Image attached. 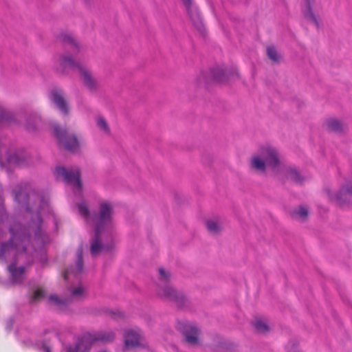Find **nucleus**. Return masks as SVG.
Returning <instances> with one entry per match:
<instances>
[{
	"label": "nucleus",
	"instance_id": "f257e3e1",
	"mask_svg": "<svg viewBox=\"0 0 352 352\" xmlns=\"http://www.w3.org/2000/svg\"><path fill=\"white\" fill-rule=\"evenodd\" d=\"M41 205L37 210L35 219H32L27 226L21 223L12 225L9 231L11 234L10 239L6 242L0 243V260L6 263H10L8 266V270L10 274V278L14 283L20 284L23 280L25 267L24 266L16 267L19 260L26 255L28 247L30 243L32 234H34L40 251L34 257L45 265L47 262L45 245L50 243L49 235L43 230V220L40 215V211L47 202L43 197H40ZM34 249H35L34 248Z\"/></svg>",
	"mask_w": 352,
	"mask_h": 352
},
{
	"label": "nucleus",
	"instance_id": "f03ea898",
	"mask_svg": "<svg viewBox=\"0 0 352 352\" xmlns=\"http://www.w3.org/2000/svg\"><path fill=\"white\" fill-rule=\"evenodd\" d=\"M78 212L84 219L94 227V238L91 239L90 252L92 256L98 255L102 251L109 252L114 248L113 208L110 204H100L98 212L91 214L87 204L82 202L78 205Z\"/></svg>",
	"mask_w": 352,
	"mask_h": 352
},
{
	"label": "nucleus",
	"instance_id": "7ed1b4c3",
	"mask_svg": "<svg viewBox=\"0 0 352 352\" xmlns=\"http://www.w3.org/2000/svg\"><path fill=\"white\" fill-rule=\"evenodd\" d=\"M63 43L65 54L60 57L57 71L67 74L69 71L78 72L83 85L90 91L98 88V82L91 70L82 63L75 60L76 56L80 52V45L75 38L69 34L61 33L57 38Z\"/></svg>",
	"mask_w": 352,
	"mask_h": 352
},
{
	"label": "nucleus",
	"instance_id": "20e7f679",
	"mask_svg": "<svg viewBox=\"0 0 352 352\" xmlns=\"http://www.w3.org/2000/svg\"><path fill=\"white\" fill-rule=\"evenodd\" d=\"M280 166L278 151L273 146L265 145L261 146L258 153L252 156L250 166L257 172L264 173L267 166L276 170Z\"/></svg>",
	"mask_w": 352,
	"mask_h": 352
},
{
	"label": "nucleus",
	"instance_id": "39448f33",
	"mask_svg": "<svg viewBox=\"0 0 352 352\" xmlns=\"http://www.w3.org/2000/svg\"><path fill=\"white\" fill-rule=\"evenodd\" d=\"M159 280L157 283V294L161 298L174 302L177 307H184L187 302L182 292L177 291L170 284L171 274L163 268L159 269Z\"/></svg>",
	"mask_w": 352,
	"mask_h": 352
},
{
	"label": "nucleus",
	"instance_id": "423d86ee",
	"mask_svg": "<svg viewBox=\"0 0 352 352\" xmlns=\"http://www.w3.org/2000/svg\"><path fill=\"white\" fill-rule=\"evenodd\" d=\"M115 338L113 331H98L94 333H87L74 345L65 347L66 352H90L91 346L96 342H110Z\"/></svg>",
	"mask_w": 352,
	"mask_h": 352
},
{
	"label": "nucleus",
	"instance_id": "0eeeda50",
	"mask_svg": "<svg viewBox=\"0 0 352 352\" xmlns=\"http://www.w3.org/2000/svg\"><path fill=\"white\" fill-rule=\"evenodd\" d=\"M238 76L236 68L217 66L210 68L208 72H201L197 78V83L199 85H208L212 82L223 83Z\"/></svg>",
	"mask_w": 352,
	"mask_h": 352
},
{
	"label": "nucleus",
	"instance_id": "6e6552de",
	"mask_svg": "<svg viewBox=\"0 0 352 352\" xmlns=\"http://www.w3.org/2000/svg\"><path fill=\"white\" fill-rule=\"evenodd\" d=\"M325 192L329 199L340 206H352V175L345 179L336 193H333L330 189H326Z\"/></svg>",
	"mask_w": 352,
	"mask_h": 352
},
{
	"label": "nucleus",
	"instance_id": "1a4fd4ad",
	"mask_svg": "<svg viewBox=\"0 0 352 352\" xmlns=\"http://www.w3.org/2000/svg\"><path fill=\"white\" fill-rule=\"evenodd\" d=\"M53 130L58 144L63 146L66 150L74 151L78 148V142L76 135L58 125L54 126Z\"/></svg>",
	"mask_w": 352,
	"mask_h": 352
},
{
	"label": "nucleus",
	"instance_id": "9d476101",
	"mask_svg": "<svg viewBox=\"0 0 352 352\" xmlns=\"http://www.w3.org/2000/svg\"><path fill=\"white\" fill-rule=\"evenodd\" d=\"M56 173L58 177H63V181L73 186L77 190L82 189V182L80 181V174L78 168H66L63 166H58L56 168Z\"/></svg>",
	"mask_w": 352,
	"mask_h": 352
},
{
	"label": "nucleus",
	"instance_id": "9b49d317",
	"mask_svg": "<svg viewBox=\"0 0 352 352\" xmlns=\"http://www.w3.org/2000/svg\"><path fill=\"white\" fill-rule=\"evenodd\" d=\"M177 329L182 333L187 344L192 346L200 344V330L195 324L188 322H179L177 324Z\"/></svg>",
	"mask_w": 352,
	"mask_h": 352
},
{
	"label": "nucleus",
	"instance_id": "f8f14e48",
	"mask_svg": "<svg viewBox=\"0 0 352 352\" xmlns=\"http://www.w3.org/2000/svg\"><path fill=\"white\" fill-rule=\"evenodd\" d=\"M32 187L28 182H21L13 189L14 200L23 207L27 212H32V208L28 204Z\"/></svg>",
	"mask_w": 352,
	"mask_h": 352
},
{
	"label": "nucleus",
	"instance_id": "ddd939ff",
	"mask_svg": "<svg viewBox=\"0 0 352 352\" xmlns=\"http://www.w3.org/2000/svg\"><path fill=\"white\" fill-rule=\"evenodd\" d=\"M182 1L186 8L190 20L192 21L194 27L202 36H204L206 33V29L198 8L194 4L192 0Z\"/></svg>",
	"mask_w": 352,
	"mask_h": 352
},
{
	"label": "nucleus",
	"instance_id": "4468645a",
	"mask_svg": "<svg viewBox=\"0 0 352 352\" xmlns=\"http://www.w3.org/2000/svg\"><path fill=\"white\" fill-rule=\"evenodd\" d=\"M124 343L127 347L142 346L147 347V343L144 342L142 331L138 327L124 331Z\"/></svg>",
	"mask_w": 352,
	"mask_h": 352
},
{
	"label": "nucleus",
	"instance_id": "2eb2a0df",
	"mask_svg": "<svg viewBox=\"0 0 352 352\" xmlns=\"http://www.w3.org/2000/svg\"><path fill=\"white\" fill-rule=\"evenodd\" d=\"M51 100L56 107L64 115L69 113V107L63 97V90L58 88H54L50 93Z\"/></svg>",
	"mask_w": 352,
	"mask_h": 352
},
{
	"label": "nucleus",
	"instance_id": "dca6fc26",
	"mask_svg": "<svg viewBox=\"0 0 352 352\" xmlns=\"http://www.w3.org/2000/svg\"><path fill=\"white\" fill-rule=\"evenodd\" d=\"M280 175L285 179L290 180L296 184L301 185L305 177L295 166H285L281 168Z\"/></svg>",
	"mask_w": 352,
	"mask_h": 352
},
{
	"label": "nucleus",
	"instance_id": "f3484780",
	"mask_svg": "<svg viewBox=\"0 0 352 352\" xmlns=\"http://www.w3.org/2000/svg\"><path fill=\"white\" fill-rule=\"evenodd\" d=\"M83 270V260L82 253L81 251H78L77 254V260L74 266L72 265L67 267L63 274L64 279L66 281H69L70 276H73L76 279H78V276L81 274Z\"/></svg>",
	"mask_w": 352,
	"mask_h": 352
},
{
	"label": "nucleus",
	"instance_id": "a211bd4d",
	"mask_svg": "<svg viewBox=\"0 0 352 352\" xmlns=\"http://www.w3.org/2000/svg\"><path fill=\"white\" fill-rule=\"evenodd\" d=\"M43 125V120L38 112L31 111L25 120V127L29 132H35Z\"/></svg>",
	"mask_w": 352,
	"mask_h": 352
},
{
	"label": "nucleus",
	"instance_id": "6ab92c4d",
	"mask_svg": "<svg viewBox=\"0 0 352 352\" xmlns=\"http://www.w3.org/2000/svg\"><path fill=\"white\" fill-rule=\"evenodd\" d=\"M71 301L70 298H60L56 295L50 296L47 300L49 306L57 311H66Z\"/></svg>",
	"mask_w": 352,
	"mask_h": 352
},
{
	"label": "nucleus",
	"instance_id": "aec40b11",
	"mask_svg": "<svg viewBox=\"0 0 352 352\" xmlns=\"http://www.w3.org/2000/svg\"><path fill=\"white\" fill-rule=\"evenodd\" d=\"M305 8L302 10L304 17L309 22L313 23L317 28H320V23L318 17L315 15L312 10V6L314 0H305Z\"/></svg>",
	"mask_w": 352,
	"mask_h": 352
},
{
	"label": "nucleus",
	"instance_id": "412c9836",
	"mask_svg": "<svg viewBox=\"0 0 352 352\" xmlns=\"http://www.w3.org/2000/svg\"><path fill=\"white\" fill-rule=\"evenodd\" d=\"M327 129L335 133H342L344 131V124L338 120L331 118L326 121Z\"/></svg>",
	"mask_w": 352,
	"mask_h": 352
},
{
	"label": "nucleus",
	"instance_id": "4be33fe9",
	"mask_svg": "<svg viewBox=\"0 0 352 352\" xmlns=\"http://www.w3.org/2000/svg\"><path fill=\"white\" fill-rule=\"evenodd\" d=\"M290 214L294 219L304 221L308 215V210L307 208L300 206L298 209L293 210Z\"/></svg>",
	"mask_w": 352,
	"mask_h": 352
},
{
	"label": "nucleus",
	"instance_id": "5701e85b",
	"mask_svg": "<svg viewBox=\"0 0 352 352\" xmlns=\"http://www.w3.org/2000/svg\"><path fill=\"white\" fill-rule=\"evenodd\" d=\"M16 121L14 115L9 111L0 108V124L3 123H12Z\"/></svg>",
	"mask_w": 352,
	"mask_h": 352
},
{
	"label": "nucleus",
	"instance_id": "b1692460",
	"mask_svg": "<svg viewBox=\"0 0 352 352\" xmlns=\"http://www.w3.org/2000/svg\"><path fill=\"white\" fill-rule=\"evenodd\" d=\"M267 55L268 58L274 63H278L281 58L275 47L272 45L267 47Z\"/></svg>",
	"mask_w": 352,
	"mask_h": 352
},
{
	"label": "nucleus",
	"instance_id": "393cba45",
	"mask_svg": "<svg viewBox=\"0 0 352 352\" xmlns=\"http://www.w3.org/2000/svg\"><path fill=\"white\" fill-rule=\"evenodd\" d=\"M208 230L212 234H217L221 230L220 225L212 220H208L206 222Z\"/></svg>",
	"mask_w": 352,
	"mask_h": 352
},
{
	"label": "nucleus",
	"instance_id": "a878e982",
	"mask_svg": "<svg viewBox=\"0 0 352 352\" xmlns=\"http://www.w3.org/2000/svg\"><path fill=\"white\" fill-rule=\"evenodd\" d=\"M45 292L42 289H37L34 291L30 299L32 303L36 302L45 297Z\"/></svg>",
	"mask_w": 352,
	"mask_h": 352
},
{
	"label": "nucleus",
	"instance_id": "bb28decb",
	"mask_svg": "<svg viewBox=\"0 0 352 352\" xmlns=\"http://www.w3.org/2000/svg\"><path fill=\"white\" fill-rule=\"evenodd\" d=\"M96 123H97L98 127L100 129L102 130L104 133H110V129H109V127L108 126L107 122L104 120V118H103L101 116L98 117L97 118V120H96Z\"/></svg>",
	"mask_w": 352,
	"mask_h": 352
},
{
	"label": "nucleus",
	"instance_id": "cd10ccee",
	"mask_svg": "<svg viewBox=\"0 0 352 352\" xmlns=\"http://www.w3.org/2000/svg\"><path fill=\"white\" fill-rule=\"evenodd\" d=\"M254 327L259 333H266L269 331V327L261 320H257L254 322Z\"/></svg>",
	"mask_w": 352,
	"mask_h": 352
},
{
	"label": "nucleus",
	"instance_id": "c85d7f7f",
	"mask_svg": "<svg viewBox=\"0 0 352 352\" xmlns=\"http://www.w3.org/2000/svg\"><path fill=\"white\" fill-rule=\"evenodd\" d=\"M221 347L228 352H234L237 349L238 345L234 342L227 341L221 343Z\"/></svg>",
	"mask_w": 352,
	"mask_h": 352
},
{
	"label": "nucleus",
	"instance_id": "c756f323",
	"mask_svg": "<svg viewBox=\"0 0 352 352\" xmlns=\"http://www.w3.org/2000/svg\"><path fill=\"white\" fill-rule=\"evenodd\" d=\"M85 289L79 286L72 291V297L74 298L79 299L84 296Z\"/></svg>",
	"mask_w": 352,
	"mask_h": 352
},
{
	"label": "nucleus",
	"instance_id": "7c9ffc66",
	"mask_svg": "<svg viewBox=\"0 0 352 352\" xmlns=\"http://www.w3.org/2000/svg\"><path fill=\"white\" fill-rule=\"evenodd\" d=\"M41 349L43 352H52L50 346L46 342H42Z\"/></svg>",
	"mask_w": 352,
	"mask_h": 352
},
{
	"label": "nucleus",
	"instance_id": "2f4dec72",
	"mask_svg": "<svg viewBox=\"0 0 352 352\" xmlns=\"http://www.w3.org/2000/svg\"><path fill=\"white\" fill-rule=\"evenodd\" d=\"M14 319L12 318H10V319H8L7 320V322H6V329L7 330H8L9 331H11V329H12V326L14 324Z\"/></svg>",
	"mask_w": 352,
	"mask_h": 352
},
{
	"label": "nucleus",
	"instance_id": "473e14b6",
	"mask_svg": "<svg viewBox=\"0 0 352 352\" xmlns=\"http://www.w3.org/2000/svg\"><path fill=\"white\" fill-rule=\"evenodd\" d=\"M108 314H109V316H111L113 318H116L117 316L121 317L122 316L121 313H120V312L116 313L111 310L108 311Z\"/></svg>",
	"mask_w": 352,
	"mask_h": 352
},
{
	"label": "nucleus",
	"instance_id": "72a5a7b5",
	"mask_svg": "<svg viewBox=\"0 0 352 352\" xmlns=\"http://www.w3.org/2000/svg\"><path fill=\"white\" fill-rule=\"evenodd\" d=\"M32 262H33V259L32 258L31 261H28V264L31 265L32 263Z\"/></svg>",
	"mask_w": 352,
	"mask_h": 352
},
{
	"label": "nucleus",
	"instance_id": "f704fd0d",
	"mask_svg": "<svg viewBox=\"0 0 352 352\" xmlns=\"http://www.w3.org/2000/svg\"><path fill=\"white\" fill-rule=\"evenodd\" d=\"M99 352H109V351H106V350H102V351H99Z\"/></svg>",
	"mask_w": 352,
	"mask_h": 352
},
{
	"label": "nucleus",
	"instance_id": "c9c22d12",
	"mask_svg": "<svg viewBox=\"0 0 352 352\" xmlns=\"http://www.w3.org/2000/svg\"><path fill=\"white\" fill-rule=\"evenodd\" d=\"M85 1H86V2H87V1H88V0H85Z\"/></svg>",
	"mask_w": 352,
	"mask_h": 352
}]
</instances>
